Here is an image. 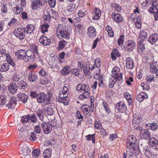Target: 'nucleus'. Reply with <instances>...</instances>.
Listing matches in <instances>:
<instances>
[{
    "label": "nucleus",
    "mask_w": 158,
    "mask_h": 158,
    "mask_svg": "<svg viewBox=\"0 0 158 158\" xmlns=\"http://www.w3.org/2000/svg\"><path fill=\"white\" fill-rule=\"evenodd\" d=\"M52 94L48 92L47 94L43 92L38 94L37 101L39 103L43 104L44 105L49 104L50 103Z\"/></svg>",
    "instance_id": "1"
},
{
    "label": "nucleus",
    "mask_w": 158,
    "mask_h": 158,
    "mask_svg": "<svg viewBox=\"0 0 158 158\" xmlns=\"http://www.w3.org/2000/svg\"><path fill=\"white\" fill-rule=\"evenodd\" d=\"M56 35L59 38H64L69 39L70 38V34L68 31L66 30L62 24L58 25L56 29Z\"/></svg>",
    "instance_id": "2"
},
{
    "label": "nucleus",
    "mask_w": 158,
    "mask_h": 158,
    "mask_svg": "<svg viewBox=\"0 0 158 158\" xmlns=\"http://www.w3.org/2000/svg\"><path fill=\"white\" fill-rule=\"evenodd\" d=\"M137 139L135 136L130 135L128 136L127 141V148L131 147V148H136L137 144Z\"/></svg>",
    "instance_id": "3"
},
{
    "label": "nucleus",
    "mask_w": 158,
    "mask_h": 158,
    "mask_svg": "<svg viewBox=\"0 0 158 158\" xmlns=\"http://www.w3.org/2000/svg\"><path fill=\"white\" fill-rule=\"evenodd\" d=\"M16 37L19 40H22L25 37L26 29L24 27L16 29L14 31Z\"/></svg>",
    "instance_id": "4"
},
{
    "label": "nucleus",
    "mask_w": 158,
    "mask_h": 158,
    "mask_svg": "<svg viewBox=\"0 0 158 158\" xmlns=\"http://www.w3.org/2000/svg\"><path fill=\"white\" fill-rule=\"evenodd\" d=\"M118 68L117 67H114L112 69V76L114 78V79L113 80L110 81L109 82V87L110 88L113 87L116 82V80H118Z\"/></svg>",
    "instance_id": "5"
},
{
    "label": "nucleus",
    "mask_w": 158,
    "mask_h": 158,
    "mask_svg": "<svg viewBox=\"0 0 158 158\" xmlns=\"http://www.w3.org/2000/svg\"><path fill=\"white\" fill-rule=\"evenodd\" d=\"M47 1L46 0H34L31 1V7L33 10H37L43 6Z\"/></svg>",
    "instance_id": "6"
},
{
    "label": "nucleus",
    "mask_w": 158,
    "mask_h": 158,
    "mask_svg": "<svg viewBox=\"0 0 158 158\" xmlns=\"http://www.w3.org/2000/svg\"><path fill=\"white\" fill-rule=\"evenodd\" d=\"M35 57V53L34 52L31 50H29L25 52V57L24 61L28 62L30 59H34Z\"/></svg>",
    "instance_id": "7"
},
{
    "label": "nucleus",
    "mask_w": 158,
    "mask_h": 158,
    "mask_svg": "<svg viewBox=\"0 0 158 158\" xmlns=\"http://www.w3.org/2000/svg\"><path fill=\"white\" fill-rule=\"evenodd\" d=\"M41 127L44 133L46 134H49L52 130V125L48 122H43L41 124Z\"/></svg>",
    "instance_id": "8"
},
{
    "label": "nucleus",
    "mask_w": 158,
    "mask_h": 158,
    "mask_svg": "<svg viewBox=\"0 0 158 158\" xmlns=\"http://www.w3.org/2000/svg\"><path fill=\"white\" fill-rule=\"evenodd\" d=\"M18 90L20 92H23L27 89L28 85L26 81L22 80L19 82L17 84Z\"/></svg>",
    "instance_id": "9"
},
{
    "label": "nucleus",
    "mask_w": 158,
    "mask_h": 158,
    "mask_svg": "<svg viewBox=\"0 0 158 158\" xmlns=\"http://www.w3.org/2000/svg\"><path fill=\"white\" fill-rule=\"evenodd\" d=\"M59 99L58 98L57 100L59 102H61L64 104V105H67L69 103V99L68 97H65L64 94L60 92L59 94Z\"/></svg>",
    "instance_id": "10"
},
{
    "label": "nucleus",
    "mask_w": 158,
    "mask_h": 158,
    "mask_svg": "<svg viewBox=\"0 0 158 158\" xmlns=\"http://www.w3.org/2000/svg\"><path fill=\"white\" fill-rule=\"evenodd\" d=\"M76 89L78 92H81L82 91L85 92L89 91L90 89L89 85L81 83L77 85Z\"/></svg>",
    "instance_id": "11"
},
{
    "label": "nucleus",
    "mask_w": 158,
    "mask_h": 158,
    "mask_svg": "<svg viewBox=\"0 0 158 158\" xmlns=\"http://www.w3.org/2000/svg\"><path fill=\"white\" fill-rule=\"evenodd\" d=\"M28 80L30 82H34L37 81L38 78L37 75L33 71H30L27 73Z\"/></svg>",
    "instance_id": "12"
},
{
    "label": "nucleus",
    "mask_w": 158,
    "mask_h": 158,
    "mask_svg": "<svg viewBox=\"0 0 158 158\" xmlns=\"http://www.w3.org/2000/svg\"><path fill=\"white\" fill-rule=\"evenodd\" d=\"M97 32L95 28L92 26H90L88 29L87 35L91 39L94 38L96 36Z\"/></svg>",
    "instance_id": "13"
},
{
    "label": "nucleus",
    "mask_w": 158,
    "mask_h": 158,
    "mask_svg": "<svg viewBox=\"0 0 158 158\" xmlns=\"http://www.w3.org/2000/svg\"><path fill=\"white\" fill-rule=\"evenodd\" d=\"M135 46V43L131 40H128L126 42L124 46V48L125 50L132 51Z\"/></svg>",
    "instance_id": "14"
},
{
    "label": "nucleus",
    "mask_w": 158,
    "mask_h": 158,
    "mask_svg": "<svg viewBox=\"0 0 158 158\" xmlns=\"http://www.w3.org/2000/svg\"><path fill=\"white\" fill-rule=\"evenodd\" d=\"M140 137L143 139H148L150 137V134L147 130L142 129L140 130Z\"/></svg>",
    "instance_id": "15"
},
{
    "label": "nucleus",
    "mask_w": 158,
    "mask_h": 158,
    "mask_svg": "<svg viewBox=\"0 0 158 158\" xmlns=\"http://www.w3.org/2000/svg\"><path fill=\"white\" fill-rule=\"evenodd\" d=\"M39 41L40 43L45 46L49 45L51 42L50 40L44 35L40 37Z\"/></svg>",
    "instance_id": "16"
},
{
    "label": "nucleus",
    "mask_w": 158,
    "mask_h": 158,
    "mask_svg": "<svg viewBox=\"0 0 158 158\" xmlns=\"http://www.w3.org/2000/svg\"><path fill=\"white\" fill-rule=\"evenodd\" d=\"M7 94V92H4L1 95H0V105L5 104L9 98Z\"/></svg>",
    "instance_id": "17"
},
{
    "label": "nucleus",
    "mask_w": 158,
    "mask_h": 158,
    "mask_svg": "<svg viewBox=\"0 0 158 158\" xmlns=\"http://www.w3.org/2000/svg\"><path fill=\"white\" fill-rule=\"evenodd\" d=\"M16 101L17 100L15 97H12L11 98L9 102L6 105V106L8 109H13L16 104Z\"/></svg>",
    "instance_id": "18"
},
{
    "label": "nucleus",
    "mask_w": 158,
    "mask_h": 158,
    "mask_svg": "<svg viewBox=\"0 0 158 158\" xmlns=\"http://www.w3.org/2000/svg\"><path fill=\"white\" fill-rule=\"evenodd\" d=\"M158 40V35L155 33L152 34L148 39V41L152 44H155Z\"/></svg>",
    "instance_id": "19"
},
{
    "label": "nucleus",
    "mask_w": 158,
    "mask_h": 158,
    "mask_svg": "<svg viewBox=\"0 0 158 158\" xmlns=\"http://www.w3.org/2000/svg\"><path fill=\"white\" fill-rule=\"evenodd\" d=\"M19 100L20 101L23 102H26L28 98L27 95L23 93H19L17 95Z\"/></svg>",
    "instance_id": "20"
},
{
    "label": "nucleus",
    "mask_w": 158,
    "mask_h": 158,
    "mask_svg": "<svg viewBox=\"0 0 158 158\" xmlns=\"http://www.w3.org/2000/svg\"><path fill=\"white\" fill-rule=\"evenodd\" d=\"M126 66L129 69H132L134 66V64L133 60L130 57H127L126 60Z\"/></svg>",
    "instance_id": "21"
},
{
    "label": "nucleus",
    "mask_w": 158,
    "mask_h": 158,
    "mask_svg": "<svg viewBox=\"0 0 158 158\" xmlns=\"http://www.w3.org/2000/svg\"><path fill=\"white\" fill-rule=\"evenodd\" d=\"M8 89L12 94H14L18 90L17 84L15 82L10 84L9 86Z\"/></svg>",
    "instance_id": "22"
},
{
    "label": "nucleus",
    "mask_w": 158,
    "mask_h": 158,
    "mask_svg": "<svg viewBox=\"0 0 158 158\" xmlns=\"http://www.w3.org/2000/svg\"><path fill=\"white\" fill-rule=\"evenodd\" d=\"M46 11L48 13V14L50 15L51 17L53 19H56L58 18V14L57 12L50 8H48Z\"/></svg>",
    "instance_id": "23"
},
{
    "label": "nucleus",
    "mask_w": 158,
    "mask_h": 158,
    "mask_svg": "<svg viewBox=\"0 0 158 158\" xmlns=\"http://www.w3.org/2000/svg\"><path fill=\"white\" fill-rule=\"evenodd\" d=\"M25 50H19L15 52V56L17 59H23L24 61L25 55H24L23 54H25Z\"/></svg>",
    "instance_id": "24"
},
{
    "label": "nucleus",
    "mask_w": 158,
    "mask_h": 158,
    "mask_svg": "<svg viewBox=\"0 0 158 158\" xmlns=\"http://www.w3.org/2000/svg\"><path fill=\"white\" fill-rule=\"evenodd\" d=\"M152 1H153V2L150 10L151 13L155 11H157L158 9V0H152Z\"/></svg>",
    "instance_id": "25"
},
{
    "label": "nucleus",
    "mask_w": 158,
    "mask_h": 158,
    "mask_svg": "<svg viewBox=\"0 0 158 158\" xmlns=\"http://www.w3.org/2000/svg\"><path fill=\"white\" fill-rule=\"evenodd\" d=\"M148 98L147 94L145 92H141L136 97V99L139 102L142 101L144 99Z\"/></svg>",
    "instance_id": "26"
},
{
    "label": "nucleus",
    "mask_w": 158,
    "mask_h": 158,
    "mask_svg": "<svg viewBox=\"0 0 158 158\" xmlns=\"http://www.w3.org/2000/svg\"><path fill=\"white\" fill-rule=\"evenodd\" d=\"M90 107L89 105L85 104L82 105L81 107V110L84 113L87 115L88 116H90L91 114L89 113V110H90Z\"/></svg>",
    "instance_id": "27"
},
{
    "label": "nucleus",
    "mask_w": 158,
    "mask_h": 158,
    "mask_svg": "<svg viewBox=\"0 0 158 158\" xmlns=\"http://www.w3.org/2000/svg\"><path fill=\"white\" fill-rule=\"evenodd\" d=\"M138 118H139L137 119L136 118H134V117L132 120V126L135 129H137L139 126L140 123V121L142 120L141 118H139V117H138Z\"/></svg>",
    "instance_id": "28"
},
{
    "label": "nucleus",
    "mask_w": 158,
    "mask_h": 158,
    "mask_svg": "<svg viewBox=\"0 0 158 158\" xmlns=\"http://www.w3.org/2000/svg\"><path fill=\"white\" fill-rule=\"evenodd\" d=\"M76 7V5L75 4L69 3L68 4L66 9L69 12H72L75 10Z\"/></svg>",
    "instance_id": "29"
},
{
    "label": "nucleus",
    "mask_w": 158,
    "mask_h": 158,
    "mask_svg": "<svg viewBox=\"0 0 158 158\" xmlns=\"http://www.w3.org/2000/svg\"><path fill=\"white\" fill-rule=\"evenodd\" d=\"M95 15L93 17L92 19L93 20H97L99 19V18L101 16V12L100 10L97 8H95Z\"/></svg>",
    "instance_id": "30"
},
{
    "label": "nucleus",
    "mask_w": 158,
    "mask_h": 158,
    "mask_svg": "<svg viewBox=\"0 0 158 158\" xmlns=\"http://www.w3.org/2000/svg\"><path fill=\"white\" fill-rule=\"evenodd\" d=\"M10 64L6 63L0 65V71L2 72L7 71L9 69Z\"/></svg>",
    "instance_id": "31"
},
{
    "label": "nucleus",
    "mask_w": 158,
    "mask_h": 158,
    "mask_svg": "<svg viewBox=\"0 0 158 158\" xmlns=\"http://www.w3.org/2000/svg\"><path fill=\"white\" fill-rule=\"evenodd\" d=\"M6 60L8 63L9 64H11L13 66H14L15 65V64L14 62V59L11 58L9 54H6Z\"/></svg>",
    "instance_id": "32"
},
{
    "label": "nucleus",
    "mask_w": 158,
    "mask_h": 158,
    "mask_svg": "<svg viewBox=\"0 0 158 158\" xmlns=\"http://www.w3.org/2000/svg\"><path fill=\"white\" fill-rule=\"evenodd\" d=\"M36 114L39 117L40 120L43 121L44 116V114L41 109H38L36 112Z\"/></svg>",
    "instance_id": "33"
},
{
    "label": "nucleus",
    "mask_w": 158,
    "mask_h": 158,
    "mask_svg": "<svg viewBox=\"0 0 158 158\" xmlns=\"http://www.w3.org/2000/svg\"><path fill=\"white\" fill-rule=\"evenodd\" d=\"M51 149H46L43 153V156L44 158H49L51 155Z\"/></svg>",
    "instance_id": "34"
},
{
    "label": "nucleus",
    "mask_w": 158,
    "mask_h": 158,
    "mask_svg": "<svg viewBox=\"0 0 158 158\" xmlns=\"http://www.w3.org/2000/svg\"><path fill=\"white\" fill-rule=\"evenodd\" d=\"M70 71V67L69 66L64 67L61 71V73L62 75H66L69 74Z\"/></svg>",
    "instance_id": "35"
},
{
    "label": "nucleus",
    "mask_w": 158,
    "mask_h": 158,
    "mask_svg": "<svg viewBox=\"0 0 158 158\" xmlns=\"http://www.w3.org/2000/svg\"><path fill=\"white\" fill-rule=\"evenodd\" d=\"M89 91H85L83 93L79 95V99H83L84 98H88L90 96V94L89 92Z\"/></svg>",
    "instance_id": "36"
},
{
    "label": "nucleus",
    "mask_w": 158,
    "mask_h": 158,
    "mask_svg": "<svg viewBox=\"0 0 158 158\" xmlns=\"http://www.w3.org/2000/svg\"><path fill=\"white\" fill-rule=\"evenodd\" d=\"M49 25L47 23H43L41 26L40 31L42 33L47 32L48 31V28Z\"/></svg>",
    "instance_id": "37"
},
{
    "label": "nucleus",
    "mask_w": 158,
    "mask_h": 158,
    "mask_svg": "<svg viewBox=\"0 0 158 158\" xmlns=\"http://www.w3.org/2000/svg\"><path fill=\"white\" fill-rule=\"evenodd\" d=\"M27 30H26V32L28 34L32 33L34 30L35 26L31 24H29L27 27Z\"/></svg>",
    "instance_id": "38"
},
{
    "label": "nucleus",
    "mask_w": 158,
    "mask_h": 158,
    "mask_svg": "<svg viewBox=\"0 0 158 158\" xmlns=\"http://www.w3.org/2000/svg\"><path fill=\"white\" fill-rule=\"evenodd\" d=\"M126 110V106L122 102H119V112L121 113L124 112Z\"/></svg>",
    "instance_id": "39"
},
{
    "label": "nucleus",
    "mask_w": 158,
    "mask_h": 158,
    "mask_svg": "<svg viewBox=\"0 0 158 158\" xmlns=\"http://www.w3.org/2000/svg\"><path fill=\"white\" fill-rule=\"evenodd\" d=\"M44 113L48 115H51L54 113L53 109L50 107H47L44 110Z\"/></svg>",
    "instance_id": "40"
},
{
    "label": "nucleus",
    "mask_w": 158,
    "mask_h": 158,
    "mask_svg": "<svg viewBox=\"0 0 158 158\" xmlns=\"http://www.w3.org/2000/svg\"><path fill=\"white\" fill-rule=\"evenodd\" d=\"M40 154V152L39 149H34L32 151V155L35 158L38 157Z\"/></svg>",
    "instance_id": "41"
},
{
    "label": "nucleus",
    "mask_w": 158,
    "mask_h": 158,
    "mask_svg": "<svg viewBox=\"0 0 158 158\" xmlns=\"http://www.w3.org/2000/svg\"><path fill=\"white\" fill-rule=\"evenodd\" d=\"M30 114H27L26 115L23 116L21 119V122L23 123H26L27 122H30Z\"/></svg>",
    "instance_id": "42"
},
{
    "label": "nucleus",
    "mask_w": 158,
    "mask_h": 158,
    "mask_svg": "<svg viewBox=\"0 0 158 158\" xmlns=\"http://www.w3.org/2000/svg\"><path fill=\"white\" fill-rule=\"evenodd\" d=\"M142 40H140L138 43L139 45L138 48V50L139 51H141V52H143L145 50L144 45L143 42Z\"/></svg>",
    "instance_id": "43"
},
{
    "label": "nucleus",
    "mask_w": 158,
    "mask_h": 158,
    "mask_svg": "<svg viewBox=\"0 0 158 158\" xmlns=\"http://www.w3.org/2000/svg\"><path fill=\"white\" fill-rule=\"evenodd\" d=\"M67 44V42L64 40L60 41L59 42V47L58 48L60 49L63 48Z\"/></svg>",
    "instance_id": "44"
},
{
    "label": "nucleus",
    "mask_w": 158,
    "mask_h": 158,
    "mask_svg": "<svg viewBox=\"0 0 158 158\" xmlns=\"http://www.w3.org/2000/svg\"><path fill=\"white\" fill-rule=\"evenodd\" d=\"M130 152L135 156L138 155L140 153V149H128Z\"/></svg>",
    "instance_id": "45"
},
{
    "label": "nucleus",
    "mask_w": 158,
    "mask_h": 158,
    "mask_svg": "<svg viewBox=\"0 0 158 158\" xmlns=\"http://www.w3.org/2000/svg\"><path fill=\"white\" fill-rule=\"evenodd\" d=\"M21 78V76L19 74H14L12 77V80L15 82L19 81Z\"/></svg>",
    "instance_id": "46"
},
{
    "label": "nucleus",
    "mask_w": 158,
    "mask_h": 158,
    "mask_svg": "<svg viewBox=\"0 0 158 158\" xmlns=\"http://www.w3.org/2000/svg\"><path fill=\"white\" fill-rule=\"evenodd\" d=\"M22 152H23V155L24 156V158H30V153H31V150L29 149V151L28 152V154H27V149H23L21 150Z\"/></svg>",
    "instance_id": "47"
},
{
    "label": "nucleus",
    "mask_w": 158,
    "mask_h": 158,
    "mask_svg": "<svg viewBox=\"0 0 158 158\" xmlns=\"http://www.w3.org/2000/svg\"><path fill=\"white\" fill-rule=\"evenodd\" d=\"M149 128L152 130L154 131L156 130L158 128L157 125L156 123H149L148 124Z\"/></svg>",
    "instance_id": "48"
},
{
    "label": "nucleus",
    "mask_w": 158,
    "mask_h": 158,
    "mask_svg": "<svg viewBox=\"0 0 158 158\" xmlns=\"http://www.w3.org/2000/svg\"><path fill=\"white\" fill-rule=\"evenodd\" d=\"M155 76L152 74H150L147 76L146 78V81L148 82H152V81H154V78Z\"/></svg>",
    "instance_id": "49"
},
{
    "label": "nucleus",
    "mask_w": 158,
    "mask_h": 158,
    "mask_svg": "<svg viewBox=\"0 0 158 158\" xmlns=\"http://www.w3.org/2000/svg\"><path fill=\"white\" fill-rule=\"evenodd\" d=\"M95 134H93L92 135H90V134L86 136L85 137H86V139L87 140H92V142L93 143H94L95 141Z\"/></svg>",
    "instance_id": "50"
},
{
    "label": "nucleus",
    "mask_w": 158,
    "mask_h": 158,
    "mask_svg": "<svg viewBox=\"0 0 158 158\" xmlns=\"http://www.w3.org/2000/svg\"><path fill=\"white\" fill-rule=\"evenodd\" d=\"M112 19L117 23H118V13H113L112 14Z\"/></svg>",
    "instance_id": "51"
},
{
    "label": "nucleus",
    "mask_w": 158,
    "mask_h": 158,
    "mask_svg": "<svg viewBox=\"0 0 158 158\" xmlns=\"http://www.w3.org/2000/svg\"><path fill=\"white\" fill-rule=\"evenodd\" d=\"M150 71L152 73H156V70H158L156 66L154 64H150Z\"/></svg>",
    "instance_id": "52"
},
{
    "label": "nucleus",
    "mask_w": 158,
    "mask_h": 158,
    "mask_svg": "<svg viewBox=\"0 0 158 158\" xmlns=\"http://www.w3.org/2000/svg\"><path fill=\"white\" fill-rule=\"evenodd\" d=\"M29 119L30 121L31 120V122L33 123H35L37 122L36 116L34 114H31V116L30 115Z\"/></svg>",
    "instance_id": "53"
},
{
    "label": "nucleus",
    "mask_w": 158,
    "mask_h": 158,
    "mask_svg": "<svg viewBox=\"0 0 158 158\" xmlns=\"http://www.w3.org/2000/svg\"><path fill=\"white\" fill-rule=\"evenodd\" d=\"M125 39V36L123 35L122 34L120 35L119 38V46L123 45Z\"/></svg>",
    "instance_id": "54"
},
{
    "label": "nucleus",
    "mask_w": 158,
    "mask_h": 158,
    "mask_svg": "<svg viewBox=\"0 0 158 158\" xmlns=\"http://www.w3.org/2000/svg\"><path fill=\"white\" fill-rule=\"evenodd\" d=\"M147 33L146 32L144 31H142L139 34V38H143V40L144 39H145L147 37Z\"/></svg>",
    "instance_id": "55"
},
{
    "label": "nucleus",
    "mask_w": 158,
    "mask_h": 158,
    "mask_svg": "<svg viewBox=\"0 0 158 158\" xmlns=\"http://www.w3.org/2000/svg\"><path fill=\"white\" fill-rule=\"evenodd\" d=\"M101 65V60L100 59H96L94 61V65L97 68L99 67Z\"/></svg>",
    "instance_id": "56"
},
{
    "label": "nucleus",
    "mask_w": 158,
    "mask_h": 158,
    "mask_svg": "<svg viewBox=\"0 0 158 158\" xmlns=\"http://www.w3.org/2000/svg\"><path fill=\"white\" fill-rule=\"evenodd\" d=\"M62 93L64 94L65 96H66L65 97H67L69 93L68 88L65 86H64L63 87Z\"/></svg>",
    "instance_id": "57"
},
{
    "label": "nucleus",
    "mask_w": 158,
    "mask_h": 158,
    "mask_svg": "<svg viewBox=\"0 0 158 158\" xmlns=\"http://www.w3.org/2000/svg\"><path fill=\"white\" fill-rule=\"evenodd\" d=\"M51 18L50 15L48 12H47V15H44V20L45 21H48V22H50Z\"/></svg>",
    "instance_id": "58"
},
{
    "label": "nucleus",
    "mask_w": 158,
    "mask_h": 158,
    "mask_svg": "<svg viewBox=\"0 0 158 158\" xmlns=\"http://www.w3.org/2000/svg\"><path fill=\"white\" fill-rule=\"evenodd\" d=\"M37 139V137L36 136V134L35 132H33L31 133V134L30 137V139L31 141H34L36 140Z\"/></svg>",
    "instance_id": "59"
},
{
    "label": "nucleus",
    "mask_w": 158,
    "mask_h": 158,
    "mask_svg": "<svg viewBox=\"0 0 158 158\" xmlns=\"http://www.w3.org/2000/svg\"><path fill=\"white\" fill-rule=\"evenodd\" d=\"M30 96L33 98H36L37 99V97L38 96V94L37 92L35 91H31L30 92Z\"/></svg>",
    "instance_id": "60"
},
{
    "label": "nucleus",
    "mask_w": 158,
    "mask_h": 158,
    "mask_svg": "<svg viewBox=\"0 0 158 158\" xmlns=\"http://www.w3.org/2000/svg\"><path fill=\"white\" fill-rule=\"evenodd\" d=\"M48 2L50 6L54 7L56 5V0H48Z\"/></svg>",
    "instance_id": "61"
},
{
    "label": "nucleus",
    "mask_w": 158,
    "mask_h": 158,
    "mask_svg": "<svg viewBox=\"0 0 158 158\" xmlns=\"http://www.w3.org/2000/svg\"><path fill=\"white\" fill-rule=\"evenodd\" d=\"M1 11L3 13H6L7 12V8L6 5L4 4H2L1 6Z\"/></svg>",
    "instance_id": "62"
},
{
    "label": "nucleus",
    "mask_w": 158,
    "mask_h": 158,
    "mask_svg": "<svg viewBox=\"0 0 158 158\" xmlns=\"http://www.w3.org/2000/svg\"><path fill=\"white\" fill-rule=\"evenodd\" d=\"M34 130L36 133L39 134L40 133L41 131V127L39 126H36L34 127Z\"/></svg>",
    "instance_id": "63"
},
{
    "label": "nucleus",
    "mask_w": 158,
    "mask_h": 158,
    "mask_svg": "<svg viewBox=\"0 0 158 158\" xmlns=\"http://www.w3.org/2000/svg\"><path fill=\"white\" fill-rule=\"evenodd\" d=\"M39 73L40 75L43 77L46 76L48 74L47 72L42 69L39 72Z\"/></svg>",
    "instance_id": "64"
}]
</instances>
